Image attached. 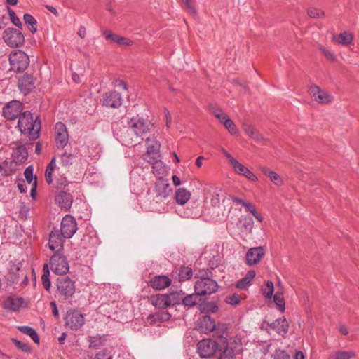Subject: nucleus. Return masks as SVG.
Listing matches in <instances>:
<instances>
[{"mask_svg": "<svg viewBox=\"0 0 359 359\" xmlns=\"http://www.w3.org/2000/svg\"><path fill=\"white\" fill-rule=\"evenodd\" d=\"M197 353L202 358H209L219 354V359H233L234 351L229 346L226 337L224 332L216 339H206L197 344Z\"/></svg>", "mask_w": 359, "mask_h": 359, "instance_id": "f257e3e1", "label": "nucleus"}, {"mask_svg": "<svg viewBox=\"0 0 359 359\" xmlns=\"http://www.w3.org/2000/svg\"><path fill=\"white\" fill-rule=\"evenodd\" d=\"M74 182L67 180L66 177L60 176L56 179L52 187L55 195V203L62 209L69 210L73 203Z\"/></svg>", "mask_w": 359, "mask_h": 359, "instance_id": "f03ea898", "label": "nucleus"}, {"mask_svg": "<svg viewBox=\"0 0 359 359\" xmlns=\"http://www.w3.org/2000/svg\"><path fill=\"white\" fill-rule=\"evenodd\" d=\"M129 126V128H123L119 140L126 146H135L140 143L139 137L149 131V123L142 118H133Z\"/></svg>", "mask_w": 359, "mask_h": 359, "instance_id": "7ed1b4c3", "label": "nucleus"}, {"mask_svg": "<svg viewBox=\"0 0 359 359\" xmlns=\"http://www.w3.org/2000/svg\"><path fill=\"white\" fill-rule=\"evenodd\" d=\"M18 127L20 131L27 135L31 140H36L39 137L41 121L39 116L34 119L32 114L26 111L19 117Z\"/></svg>", "mask_w": 359, "mask_h": 359, "instance_id": "20e7f679", "label": "nucleus"}, {"mask_svg": "<svg viewBox=\"0 0 359 359\" xmlns=\"http://www.w3.org/2000/svg\"><path fill=\"white\" fill-rule=\"evenodd\" d=\"M9 273L8 281L11 284H19L25 287L28 284V274L23 268V261L20 259L11 260L9 262Z\"/></svg>", "mask_w": 359, "mask_h": 359, "instance_id": "39448f33", "label": "nucleus"}, {"mask_svg": "<svg viewBox=\"0 0 359 359\" xmlns=\"http://www.w3.org/2000/svg\"><path fill=\"white\" fill-rule=\"evenodd\" d=\"M56 293L63 300L69 301L72 299L76 292L75 281L68 276H62L57 279Z\"/></svg>", "mask_w": 359, "mask_h": 359, "instance_id": "423d86ee", "label": "nucleus"}, {"mask_svg": "<svg viewBox=\"0 0 359 359\" xmlns=\"http://www.w3.org/2000/svg\"><path fill=\"white\" fill-rule=\"evenodd\" d=\"M29 56L22 50H16L9 55L10 70L15 73L23 72L29 65Z\"/></svg>", "mask_w": 359, "mask_h": 359, "instance_id": "0eeeda50", "label": "nucleus"}, {"mask_svg": "<svg viewBox=\"0 0 359 359\" xmlns=\"http://www.w3.org/2000/svg\"><path fill=\"white\" fill-rule=\"evenodd\" d=\"M206 276L203 274L201 278L196 281L194 284V291L199 294L201 297L205 295H210L216 292L218 290L217 283L208 276L206 272Z\"/></svg>", "mask_w": 359, "mask_h": 359, "instance_id": "6e6552de", "label": "nucleus"}, {"mask_svg": "<svg viewBox=\"0 0 359 359\" xmlns=\"http://www.w3.org/2000/svg\"><path fill=\"white\" fill-rule=\"evenodd\" d=\"M198 330L204 334L215 331L218 336L223 332L224 334L225 332H227L228 327L226 324H218L217 326L213 318L209 316H204L198 321Z\"/></svg>", "mask_w": 359, "mask_h": 359, "instance_id": "1a4fd4ad", "label": "nucleus"}, {"mask_svg": "<svg viewBox=\"0 0 359 359\" xmlns=\"http://www.w3.org/2000/svg\"><path fill=\"white\" fill-rule=\"evenodd\" d=\"M49 264L52 271L57 275H65L69 270L67 258L60 252H55L50 259Z\"/></svg>", "mask_w": 359, "mask_h": 359, "instance_id": "9d476101", "label": "nucleus"}, {"mask_svg": "<svg viewBox=\"0 0 359 359\" xmlns=\"http://www.w3.org/2000/svg\"><path fill=\"white\" fill-rule=\"evenodd\" d=\"M21 30L13 27L6 29L3 33V39L5 43L11 48H16L23 45L25 36Z\"/></svg>", "mask_w": 359, "mask_h": 359, "instance_id": "9b49d317", "label": "nucleus"}, {"mask_svg": "<svg viewBox=\"0 0 359 359\" xmlns=\"http://www.w3.org/2000/svg\"><path fill=\"white\" fill-rule=\"evenodd\" d=\"M65 325L72 330H79L85 323L83 315L78 310H69L67 312Z\"/></svg>", "mask_w": 359, "mask_h": 359, "instance_id": "f8f14e48", "label": "nucleus"}, {"mask_svg": "<svg viewBox=\"0 0 359 359\" xmlns=\"http://www.w3.org/2000/svg\"><path fill=\"white\" fill-rule=\"evenodd\" d=\"M77 230V223L74 217L65 215L61 222L60 232L65 238H70Z\"/></svg>", "mask_w": 359, "mask_h": 359, "instance_id": "ddd939ff", "label": "nucleus"}, {"mask_svg": "<svg viewBox=\"0 0 359 359\" xmlns=\"http://www.w3.org/2000/svg\"><path fill=\"white\" fill-rule=\"evenodd\" d=\"M22 105L19 101L13 100L3 108V115L7 120L13 121L19 118L22 114Z\"/></svg>", "mask_w": 359, "mask_h": 359, "instance_id": "4468645a", "label": "nucleus"}, {"mask_svg": "<svg viewBox=\"0 0 359 359\" xmlns=\"http://www.w3.org/2000/svg\"><path fill=\"white\" fill-rule=\"evenodd\" d=\"M36 78L29 74H25L18 77V87L24 95L29 94L35 88Z\"/></svg>", "mask_w": 359, "mask_h": 359, "instance_id": "2eb2a0df", "label": "nucleus"}, {"mask_svg": "<svg viewBox=\"0 0 359 359\" xmlns=\"http://www.w3.org/2000/svg\"><path fill=\"white\" fill-rule=\"evenodd\" d=\"M55 142L58 149H64L69 142V135L65 123L57 122L55 124Z\"/></svg>", "mask_w": 359, "mask_h": 359, "instance_id": "dca6fc26", "label": "nucleus"}, {"mask_svg": "<svg viewBox=\"0 0 359 359\" xmlns=\"http://www.w3.org/2000/svg\"><path fill=\"white\" fill-rule=\"evenodd\" d=\"M264 256V250L262 246L250 248L245 255V262L251 266L258 264Z\"/></svg>", "mask_w": 359, "mask_h": 359, "instance_id": "f3484780", "label": "nucleus"}, {"mask_svg": "<svg viewBox=\"0 0 359 359\" xmlns=\"http://www.w3.org/2000/svg\"><path fill=\"white\" fill-rule=\"evenodd\" d=\"M65 238L60 231L57 229H53L49 236L48 247L52 251L59 252L63 248Z\"/></svg>", "mask_w": 359, "mask_h": 359, "instance_id": "a211bd4d", "label": "nucleus"}, {"mask_svg": "<svg viewBox=\"0 0 359 359\" xmlns=\"http://www.w3.org/2000/svg\"><path fill=\"white\" fill-rule=\"evenodd\" d=\"M309 93L314 100L321 104H329L333 100L331 95L317 86H311Z\"/></svg>", "mask_w": 359, "mask_h": 359, "instance_id": "6ab92c4d", "label": "nucleus"}, {"mask_svg": "<svg viewBox=\"0 0 359 359\" xmlns=\"http://www.w3.org/2000/svg\"><path fill=\"white\" fill-rule=\"evenodd\" d=\"M123 103L121 93L112 90L104 94L103 97V104L106 107L118 108Z\"/></svg>", "mask_w": 359, "mask_h": 359, "instance_id": "aec40b11", "label": "nucleus"}, {"mask_svg": "<svg viewBox=\"0 0 359 359\" xmlns=\"http://www.w3.org/2000/svg\"><path fill=\"white\" fill-rule=\"evenodd\" d=\"M172 280L165 275H156L149 280V285L155 290H161L169 287Z\"/></svg>", "mask_w": 359, "mask_h": 359, "instance_id": "412c9836", "label": "nucleus"}, {"mask_svg": "<svg viewBox=\"0 0 359 359\" xmlns=\"http://www.w3.org/2000/svg\"><path fill=\"white\" fill-rule=\"evenodd\" d=\"M269 326L280 336L285 337L288 331L290 325L285 318H279L271 323H268Z\"/></svg>", "mask_w": 359, "mask_h": 359, "instance_id": "4be33fe9", "label": "nucleus"}, {"mask_svg": "<svg viewBox=\"0 0 359 359\" xmlns=\"http://www.w3.org/2000/svg\"><path fill=\"white\" fill-rule=\"evenodd\" d=\"M172 189L170 184L166 180L159 178L158 180L155 183L154 194L161 195L163 197L167 198L170 195Z\"/></svg>", "mask_w": 359, "mask_h": 359, "instance_id": "5701e85b", "label": "nucleus"}, {"mask_svg": "<svg viewBox=\"0 0 359 359\" xmlns=\"http://www.w3.org/2000/svg\"><path fill=\"white\" fill-rule=\"evenodd\" d=\"M149 302L158 309H164L170 306L167 294L151 295L149 299Z\"/></svg>", "mask_w": 359, "mask_h": 359, "instance_id": "b1692460", "label": "nucleus"}, {"mask_svg": "<svg viewBox=\"0 0 359 359\" xmlns=\"http://www.w3.org/2000/svg\"><path fill=\"white\" fill-rule=\"evenodd\" d=\"M12 157L17 163L20 164L25 162L28 157L27 149L24 145L16 147L13 150Z\"/></svg>", "mask_w": 359, "mask_h": 359, "instance_id": "393cba45", "label": "nucleus"}, {"mask_svg": "<svg viewBox=\"0 0 359 359\" xmlns=\"http://www.w3.org/2000/svg\"><path fill=\"white\" fill-rule=\"evenodd\" d=\"M24 302L22 297H8L4 302V308L11 311H18Z\"/></svg>", "mask_w": 359, "mask_h": 359, "instance_id": "a878e982", "label": "nucleus"}, {"mask_svg": "<svg viewBox=\"0 0 359 359\" xmlns=\"http://www.w3.org/2000/svg\"><path fill=\"white\" fill-rule=\"evenodd\" d=\"M60 168L57 166L56 158L53 156L50 162L46 166L45 170V180L48 184H51L53 182V174L55 170L60 173Z\"/></svg>", "mask_w": 359, "mask_h": 359, "instance_id": "bb28decb", "label": "nucleus"}, {"mask_svg": "<svg viewBox=\"0 0 359 359\" xmlns=\"http://www.w3.org/2000/svg\"><path fill=\"white\" fill-rule=\"evenodd\" d=\"M103 34L107 39L111 40L118 45L129 46L133 44V41L129 39L114 34L111 31L105 30Z\"/></svg>", "mask_w": 359, "mask_h": 359, "instance_id": "cd10ccee", "label": "nucleus"}, {"mask_svg": "<svg viewBox=\"0 0 359 359\" xmlns=\"http://www.w3.org/2000/svg\"><path fill=\"white\" fill-rule=\"evenodd\" d=\"M201 208L198 203L193 202L188 204L184 212V217L187 218H198L201 216Z\"/></svg>", "mask_w": 359, "mask_h": 359, "instance_id": "c85d7f7f", "label": "nucleus"}, {"mask_svg": "<svg viewBox=\"0 0 359 359\" xmlns=\"http://www.w3.org/2000/svg\"><path fill=\"white\" fill-rule=\"evenodd\" d=\"M235 171L240 175H242L247 177L248 180L255 182L257 180V177L256 175L251 172L248 168L242 165L241 163L237 161L233 165Z\"/></svg>", "mask_w": 359, "mask_h": 359, "instance_id": "c756f323", "label": "nucleus"}, {"mask_svg": "<svg viewBox=\"0 0 359 359\" xmlns=\"http://www.w3.org/2000/svg\"><path fill=\"white\" fill-rule=\"evenodd\" d=\"M201 301V296L194 292V294L184 295L182 299V306L187 309L194 307Z\"/></svg>", "mask_w": 359, "mask_h": 359, "instance_id": "7c9ffc66", "label": "nucleus"}, {"mask_svg": "<svg viewBox=\"0 0 359 359\" xmlns=\"http://www.w3.org/2000/svg\"><path fill=\"white\" fill-rule=\"evenodd\" d=\"M184 292L182 290L167 293L170 306L182 305V299Z\"/></svg>", "mask_w": 359, "mask_h": 359, "instance_id": "2f4dec72", "label": "nucleus"}, {"mask_svg": "<svg viewBox=\"0 0 359 359\" xmlns=\"http://www.w3.org/2000/svg\"><path fill=\"white\" fill-rule=\"evenodd\" d=\"M88 341L89 342V348L97 349L105 344L106 336L104 334L102 336L99 334L89 336Z\"/></svg>", "mask_w": 359, "mask_h": 359, "instance_id": "473e14b6", "label": "nucleus"}, {"mask_svg": "<svg viewBox=\"0 0 359 359\" xmlns=\"http://www.w3.org/2000/svg\"><path fill=\"white\" fill-rule=\"evenodd\" d=\"M191 193L184 188H180L175 192V201L179 205H184L190 198Z\"/></svg>", "mask_w": 359, "mask_h": 359, "instance_id": "72a5a7b5", "label": "nucleus"}, {"mask_svg": "<svg viewBox=\"0 0 359 359\" xmlns=\"http://www.w3.org/2000/svg\"><path fill=\"white\" fill-rule=\"evenodd\" d=\"M333 40L338 44L348 45L353 41V35L348 32H344L339 34L334 35Z\"/></svg>", "mask_w": 359, "mask_h": 359, "instance_id": "f704fd0d", "label": "nucleus"}, {"mask_svg": "<svg viewBox=\"0 0 359 359\" xmlns=\"http://www.w3.org/2000/svg\"><path fill=\"white\" fill-rule=\"evenodd\" d=\"M18 330L22 333L28 335L36 344H39L40 338L36 331L29 326H18Z\"/></svg>", "mask_w": 359, "mask_h": 359, "instance_id": "c9c22d12", "label": "nucleus"}, {"mask_svg": "<svg viewBox=\"0 0 359 359\" xmlns=\"http://www.w3.org/2000/svg\"><path fill=\"white\" fill-rule=\"evenodd\" d=\"M146 143L147 145V156L150 157L151 153L154 152H159L160 149V143L157 141L154 137H148L146 140Z\"/></svg>", "mask_w": 359, "mask_h": 359, "instance_id": "e433bc0d", "label": "nucleus"}, {"mask_svg": "<svg viewBox=\"0 0 359 359\" xmlns=\"http://www.w3.org/2000/svg\"><path fill=\"white\" fill-rule=\"evenodd\" d=\"M25 24L27 25L28 29L32 33L35 34L37 32V21L30 14L25 13L23 16Z\"/></svg>", "mask_w": 359, "mask_h": 359, "instance_id": "4c0bfd02", "label": "nucleus"}, {"mask_svg": "<svg viewBox=\"0 0 359 359\" xmlns=\"http://www.w3.org/2000/svg\"><path fill=\"white\" fill-rule=\"evenodd\" d=\"M262 171L264 175L268 176L276 185L280 186L283 184V180L276 172L266 167L262 168Z\"/></svg>", "mask_w": 359, "mask_h": 359, "instance_id": "58836bf2", "label": "nucleus"}, {"mask_svg": "<svg viewBox=\"0 0 359 359\" xmlns=\"http://www.w3.org/2000/svg\"><path fill=\"white\" fill-rule=\"evenodd\" d=\"M166 198L161 196L158 194H155L152 200L150 201V208L152 211H161V203H164Z\"/></svg>", "mask_w": 359, "mask_h": 359, "instance_id": "ea45409f", "label": "nucleus"}, {"mask_svg": "<svg viewBox=\"0 0 359 359\" xmlns=\"http://www.w3.org/2000/svg\"><path fill=\"white\" fill-rule=\"evenodd\" d=\"M43 273L41 277L42 285L46 291H49L51 287V282L50 280V271L47 264L43 265Z\"/></svg>", "mask_w": 359, "mask_h": 359, "instance_id": "a19ab883", "label": "nucleus"}, {"mask_svg": "<svg viewBox=\"0 0 359 359\" xmlns=\"http://www.w3.org/2000/svg\"><path fill=\"white\" fill-rule=\"evenodd\" d=\"M193 276L192 269L189 266H181L178 272V278L180 282L190 279Z\"/></svg>", "mask_w": 359, "mask_h": 359, "instance_id": "79ce46f5", "label": "nucleus"}, {"mask_svg": "<svg viewBox=\"0 0 359 359\" xmlns=\"http://www.w3.org/2000/svg\"><path fill=\"white\" fill-rule=\"evenodd\" d=\"M15 169L13 167V163L4 161L0 163V172L1 176H8L15 172Z\"/></svg>", "mask_w": 359, "mask_h": 359, "instance_id": "37998d69", "label": "nucleus"}, {"mask_svg": "<svg viewBox=\"0 0 359 359\" xmlns=\"http://www.w3.org/2000/svg\"><path fill=\"white\" fill-rule=\"evenodd\" d=\"M159 158H160L159 152H154V153H151L150 157L147 156V153H146L144 154V158L149 164L153 165V169H156L157 167L159 165H158V163H159L161 161Z\"/></svg>", "mask_w": 359, "mask_h": 359, "instance_id": "c03bdc74", "label": "nucleus"}, {"mask_svg": "<svg viewBox=\"0 0 359 359\" xmlns=\"http://www.w3.org/2000/svg\"><path fill=\"white\" fill-rule=\"evenodd\" d=\"M11 340L20 351L27 353L32 352V348L27 344L15 338H11Z\"/></svg>", "mask_w": 359, "mask_h": 359, "instance_id": "a18cd8bd", "label": "nucleus"}, {"mask_svg": "<svg viewBox=\"0 0 359 359\" xmlns=\"http://www.w3.org/2000/svg\"><path fill=\"white\" fill-rule=\"evenodd\" d=\"M73 154L72 153L65 152L61 155L60 165L65 169H68L72 165Z\"/></svg>", "mask_w": 359, "mask_h": 359, "instance_id": "49530a36", "label": "nucleus"}, {"mask_svg": "<svg viewBox=\"0 0 359 359\" xmlns=\"http://www.w3.org/2000/svg\"><path fill=\"white\" fill-rule=\"evenodd\" d=\"M273 301L278 309L283 313L285 310V303L282 293L276 292L273 296Z\"/></svg>", "mask_w": 359, "mask_h": 359, "instance_id": "de8ad7c7", "label": "nucleus"}, {"mask_svg": "<svg viewBox=\"0 0 359 359\" xmlns=\"http://www.w3.org/2000/svg\"><path fill=\"white\" fill-rule=\"evenodd\" d=\"M8 13L11 22L20 29H22V24L15 11L11 8L8 7Z\"/></svg>", "mask_w": 359, "mask_h": 359, "instance_id": "09e8293b", "label": "nucleus"}, {"mask_svg": "<svg viewBox=\"0 0 359 359\" xmlns=\"http://www.w3.org/2000/svg\"><path fill=\"white\" fill-rule=\"evenodd\" d=\"M223 125L227 129L230 134L236 135L238 133V128L236 124L231 118H229L228 119L224 120V121L223 122Z\"/></svg>", "mask_w": 359, "mask_h": 359, "instance_id": "8fccbe9b", "label": "nucleus"}, {"mask_svg": "<svg viewBox=\"0 0 359 359\" xmlns=\"http://www.w3.org/2000/svg\"><path fill=\"white\" fill-rule=\"evenodd\" d=\"M221 194V189H215V190L213 191L212 197L210 200V203L212 208H219Z\"/></svg>", "mask_w": 359, "mask_h": 359, "instance_id": "3c124183", "label": "nucleus"}, {"mask_svg": "<svg viewBox=\"0 0 359 359\" xmlns=\"http://www.w3.org/2000/svg\"><path fill=\"white\" fill-rule=\"evenodd\" d=\"M263 294L266 298H271L273 291L274 287L273 283L271 281H267L262 288Z\"/></svg>", "mask_w": 359, "mask_h": 359, "instance_id": "603ef678", "label": "nucleus"}, {"mask_svg": "<svg viewBox=\"0 0 359 359\" xmlns=\"http://www.w3.org/2000/svg\"><path fill=\"white\" fill-rule=\"evenodd\" d=\"M307 15L311 18H321L324 16V11L317 8H309Z\"/></svg>", "mask_w": 359, "mask_h": 359, "instance_id": "864d4df0", "label": "nucleus"}, {"mask_svg": "<svg viewBox=\"0 0 359 359\" xmlns=\"http://www.w3.org/2000/svg\"><path fill=\"white\" fill-rule=\"evenodd\" d=\"M94 359H113V355L110 350L103 348L95 354Z\"/></svg>", "mask_w": 359, "mask_h": 359, "instance_id": "5fc2aeb1", "label": "nucleus"}, {"mask_svg": "<svg viewBox=\"0 0 359 359\" xmlns=\"http://www.w3.org/2000/svg\"><path fill=\"white\" fill-rule=\"evenodd\" d=\"M355 356V353L353 351H337L335 353V359H351Z\"/></svg>", "mask_w": 359, "mask_h": 359, "instance_id": "6e6d98bb", "label": "nucleus"}, {"mask_svg": "<svg viewBox=\"0 0 359 359\" xmlns=\"http://www.w3.org/2000/svg\"><path fill=\"white\" fill-rule=\"evenodd\" d=\"M245 209L247 211L251 212L252 214V215L259 221V222H262V219H263V217L261 215H259L257 211H256V208L255 207L254 205H252V203H248V205H246L245 207Z\"/></svg>", "mask_w": 359, "mask_h": 359, "instance_id": "4d7b16f0", "label": "nucleus"}, {"mask_svg": "<svg viewBox=\"0 0 359 359\" xmlns=\"http://www.w3.org/2000/svg\"><path fill=\"white\" fill-rule=\"evenodd\" d=\"M273 358V359H290V357L287 351L280 348H278L275 351Z\"/></svg>", "mask_w": 359, "mask_h": 359, "instance_id": "13d9d810", "label": "nucleus"}, {"mask_svg": "<svg viewBox=\"0 0 359 359\" xmlns=\"http://www.w3.org/2000/svg\"><path fill=\"white\" fill-rule=\"evenodd\" d=\"M226 302L229 304L236 306L241 302L240 296L236 293H234L231 295L227 296L226 297Z\"/></svg>", "mask_w": 359, "mask_h": 359, "instance_id": "bf43d9fd", "label": "nucleus"}, {"mask_svg": "<svg viewBox=\"0 0 359 359\" xmlns=\"http://www.w3.org/2000/svg\"><path fill=\"white\" fill-rule=\"evenodd\" d=\"M230 200H231L233 203H236L237 204H240L243 205V207H246L248 203L245 202L243 199L236 196H230L229 198H226L222 200V203H225L229 202Z\"/></svg>", "mask_w": 359, "mask_h": 359, "instance_id": "052dcab7", "label": "nucleus"}, {"mask_svg": "<svg viewBox=\"0 0 359 359\" xmlns=\"http://www.w3.org/2000/svg\"><path fill=\"white\" fill-rule=\"evenodd\" d=\"M24 175H25V177L26 179V180L27 181V182L29 184H32L33 183V182L34 181V175H33V167L32 165L30 166H28L25 172H24Z\"/></svg>", "mask_w": 359, "mask_h": 359, "instance_id": "680f3d73", "label": "nucleus"}, {"mask_svg": "<svg viewBox=\"0 0 359 359\" xmlns=\"http://www.w3.org/2000/svg\"><path fill=\"white\" fill-rule=\"evenodd\" d=\"M319 50L327 60H329L330 61L335 60V59H336L335 55L330 50L327 49L326 48H325L323 46H319Z\"/></svg>", "mask_w": 359, "mask_h": 359, "instance_id": "e2e57ef3", "label": "nucleus"}, {"mask_svg": "<svg viewBox=\"0 0 359 359\" xmlns=\"http://www.w3.org/2000/svg\"><path fill=\"white\" fill-rule=\"evenodd\" d=\"M214 116L223 123L224 120L228 119L229 116L221 109H215L212 111Z\"/></svg>", "mask_w": 359, "mask_h": 359, "instance_id": "0e129e2a", "label": "nucleus"}, {"mask_svg": "<svg viewBox=\"0 0 359 359\" xmlns=\"http://www.w3.org/2000/svg\"><path fill=\"white\" fill-rule=\"evenodd\" d=\"M251 282L248 279L245 280V277L238 280L236 283V287L238 289L243 290L250 285Z\"/></svg>", "mask_w": 359, "mask_h": 359, "instance_id": "69168bd1", "label": "nucleus"}, {"mask_svg": "<svg viewBox=\"0 0 359 359\" xmlns=\"http://www.w3.org/2000/svg\"><path fill=\"white\" fill-rule=\"evenodd\" d=\"M186 6V9L191 14H196V9L195 8L192 0H182Z\"/></svg>", "mask_w": 359, "mask_h": 359, "instance_id": "338daca9", "label": "nucleus"}, {"mask_svg": "<svg viewBox=\"0 0 359 359\" xmlns=\"http://www.w3.org/2000/svg\"><path fill=\"white\" fill-rule=\"evenodd\" d=\"M17 187L21 193H25L27 191V187L23 179L17 178L16 180Z\"/></svg>", "mask_w": 359, "mask_h": 359, "instance_id": "774afa93", "label": "nucleus"}]
</instances>
